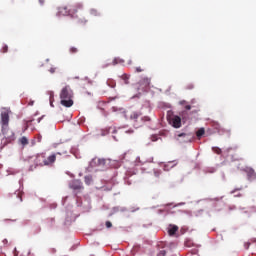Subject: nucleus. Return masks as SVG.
<instances>
[{
  "label": "nucleus",
  "mask_w": 256,
  "mask_h": 256,
  "mask_svg": "<svg viewBox=\"0 0 256 256\" xmlns=\"http://www.w3.org/2000/svg\"><path fill=\"white\" fill-rule=\"evenodd\" d=\"M10 115H11L10 108L1 109L0 125H1L2 134L4 135V138L2 139L3 145H9V143H12V141H15V133L13 132V130H11V128H9Z\"/></svg>",
  "instance_id": "1"
},
{
  "label": "nucleus",
  "mask_w": 256,
  "mask_h": 256,
  "mask_svg": "<svg viewBox=\"0 0 256 256\" xmlns=\"http://www.w3.org/2000/svg\"><path fill=\"white\" fill-rule=\"evenodd\" d=\"M60 103L63 107H73V89L66 85L60 91Z\"/></svg>",
  "instance_id": "2"
},
{
  "label": "nucleus",
  "mask_w": 256,
  "mask_h": 256,
  "mask_svg": "<svg viewBox=\"0 0 256 256\" xmlns=\"http://www.w3.org/2000/svg\"><path fill=\"white\" fill-rule=\"evenodd\" d=\"M130 119L134 123V127L139 128L143 127L144 124L149 123L151 118L149 116H143L141 112H132L130 114Z\"/></svg>",
  "instance_id": "3"
},
{
  "label": "nucleus",
  "mask_w": 256,
  "mask_h": 256,
  "mask_svg": "<svg viewBox=\"0 0 256 256\" xmlns=\"http://www.w3.org/2000/svg\"><path fill=\"white\" fill-rule=\"evenodd\" d=\"M106 163H107V160H105L104 158L95 157L90 161V167L92 169H96V168L103 169Z\"/></svg>",
  "instance_id": "4"
},
{
  "label": "nucleus",
  "mask_w": 256,
  "mask_h": 256,
  "mask_svg": "<svg viewBox=\"0 0 256 256\" xmlns=\"http://www.w3.org/2000/svg\"><path fill=\"white\" fill-rule=\"evenodd\" d=\"M71 9V17H75V15H81L83 13V4L77 3L70 7Z\"/></svg>",
  "instance_id": "5"
},
{
  "label": "nucleus",
  "mask_w": 256,
  "mask_h": 256,
  "mask_svg": "<svg viewBox=\"0 0 256 256\" xmlns=\"http://www.w3.org/2000/svg\"><path fill=\"white\" fill-rule=\"evenodd\" d=\"M169 123L174 127V129H180L181 127V117L177 115H173L172 117L169 118Z\"/></svg>",
  "instance_id": "6"
},
{
  "label": "nucleus",
  "mask_w": 256,
  "mask_h": 256,
  "mask_svg": "<svg viewBox=\"0 0 256 256\" xmlns=\"http://www.w3.org/2000/svg\"><path fill=\"white\" fill-rule=\"evenodd\" d=\"M73 18L75 19V23L78 25V27H85V25L88 23V20L81 14L75 15Z\"/></svg>",
  "instance_id": "7"
},
{
  "label": "nucleus",
  "mask_w": 256,
  "mask_h": 256,
  "mask_svg": "<svg viewBox=\"0 0 256 256\" xmlns=\"http://www.w3.org/2000/svg\"><path fill=\"white\" fill-rule=\"evenodd\" d=\"M174 139H176V141H179V143H189V134L187 133L175 134Z\"/></svg>",
  "instance_id": "8"
},
{
  "label": "nucleus",
  "mask_w": 256,
  "mask_h": 256,
  "mask_svg": "<svg viewBox=\"0 0 256 256\" xmlns=\"http://www.w3.org/2000/svg\"><path fill=\"white\" fill-rule=\"evenodd\" d=\"M157 247H158L157 256L167 255V251H169V247H166L165 242H159Z\"/></svg>",
  "instance_id": "9"
},
{
  "label": "nucleus",
  "mask_w": 256,
  "mask_h": 256,
  "mask_svg": "<svg viewBox=\"0 0 256 256\" xmlns=\"http://www.w3.org/2000/svg\"><path fill=\"white\" fill-rule=\"evenodd\" d=\"M70 188L74 191H81L83 189V182L81 180H74L70 183Z\"/></svg>",
  "instance_id": "10"
},
{
  "label": "nucleus",
  "mask_w": 256,
  "mask_h": 256,
  "mask_svg": "<svg viewBox=\"0 0 256 256\" xmlns=\"http://www.w3.org/2000/svg\"><path fill=\"white\" fill-rule=\"evenodd\" d=\"M45 162H46V156H45L44 153L39 154V155L36 157V163H37V165H40L41 167L46 166V165H45Z\"/></svg>",
  "instance_id": "11"
},
{
  "label": "nucleus",
  "mask_w": 256,
  "mask_h": 256,
  "mask_svg": "<svg viewBox=\"0 0 256 256\" xmlns=\"http://www.w3.org/2000/svg\"><path fill=\"white\" fill-rule=\"evenodd\" d=\"M245 172L247 173L249 181H255L256 173L255 170H253V168H246Z\"/></svg>",
  "instance_id": "12"
},
{
  "label": "nucleus",
  "mask_w": 256,
  "mask_h": 256,
  "mask_svg": "<svg viewBox=\"0 0 256 256\" xmlns=\"http://www.w3.org/2000/svg\"><path fill=\"white\" fill-rule=\"evenodd\" d=\"M58 13L64 16L71 15V8L67 6H62L58 9Z\"/></svg>",
  "instance_id": "13"
},
{
  "label": "nucleus",
  "mask_w": 256,
  "mask_h": 256,
  "mask_svg": "<svg viewBox=\"0 0 256 256\" xmlns=\"http://www.w3.org/2000/svg\"><path fill=\"white\" fill-rule=\"evenodd\" d=\"M55 161H57V154H52L48 157L46 156L45 165L46 166L53 165V163H55Z\"/></svg>",
  "instance_id": "14"
},
{
  "label": "nucleus",
  "mask_w": 256,
  "mask_h": 256,
  "mask_svg": "<svg viewBox=\"0 0 256 256\" xmlns=\"http://www.w3.org/2000/svg\"><path fill=\"white\" fill-rule=\"evenodd\" d=\"M175 167V164L173 162H168L167 164H164L163 169L164 171H171Z\"/></svg>",
  "instance_id": "15"
},
{
  "label": "nucleus",
  "mask_w": 256,
  "mask_h": 256,
  "mask_svg": "<svg viewBox=\"0 0 256 256\" xmlns=\"http://www.w3.org/2000/svg\"><path fill=\"white\" fill-rule=\"evenodd\" d=\"M177 231H179V227L178 226H172L169 230L168 233L170 236L175 235V233H177Z\"/></svg>",
  "instance_id": "16"
},
{
  "label": "nucleus",
  "mask_w": 256,
  "mask_h": 256,
  "mask_svg": "<svg viewBox=\"0 0 256 256\" xmlns=\"http://www.w3.org/2000/svg\"><path fill=\"white\" fill-rule=\"evenodd\" d=\"M84 181H85L86 185H91L93 183V176H91V175L85 176Z\"/></svg>",
  "instance_id": "17"
},
{
  "label": "nucleus",
  "mask_w": 256,
  "mask_h": 256,
  "mask_svg": "<svg viewBox=\"0 0 256 256\" xmlns=\"http://www.w3.org/2000/svg\"><path fill=\"white\" fill-rule=\"evenodd\" d=\"M90 15L92 17H99V15H101V13H99V11L97 9L92 8V9H90Z\"/></svg>",
  "instance_id": "18"
},
{
  "label": "nucleus",
  "mask_w": 256,
  "mask_h": 256,
  "mask_svg": "<svg viewBox=\"0 0 256 256\" xmlns=\"http://www.w3.org/2000/svg\"><path fill=\"white\" fill-rule=\"evenodd\" d=\"M205 135V128H200L197 132H196V136L198 139H200L202 136Z\"/></svg>",
  "instance_id": "19"
},
{
  "label": "nucleus",
  "mask_w": 256,
  "mask_h": 256,
  "mask_svg": "<svg viewBox=\"0 0 256 256\" xmlns=\"http://www.w3.org/2000/svg\"><path fill=\"white\" fill-rule=\"evenodd\" d=\"M19 142L21 143V145H29V139H27V137H22L20 138Z\"/></svg>",
  "instance_id": "20"
},
{
  "label": "nucleus",
  "mask_w": 256,
  "mask_h": 256,
  "mask_svg": "<svg viewBox=\"0 0 256 256\" xmlns=\"http://www.w3.org/2000/svg\"><path fill=\"white\" fill-rule=\"evenodd\" d=\"M122 79H123L125 85H129V75L123 74Z\"/></svg>",
  "instance_id": "21"
},
{
  "label": "nucleus",
  "mask_w": 256,
  "mask_h": 256,
  "mask_svg": "<svg viewBox=\"0 0 256 256\" xmlns=\"http://www.w3.org/2000/svg\"><path fill=\"white\" fill-rule=\"evenodd\" d=\"M212 151H214L216 155H221V153H223V151L219 147H213Z\"/></svg>",
  "instance_id": "22"
},
{
  "label": "nucleus",
  "mask_w": 256,
  "mask_h": 256,
  "mask_svg": "<svg viewBox=\"0 0 256 256\" xmlns=\"http://www.w3.org/2000/svg\"><path fill=\"white\" fill-rule=\"evenodd\" d=\"M154 177H156V179H159V177H161V170H154Z\"/></svg>",
  "instance_id": "23"
},
{
  "label": "nucleus",
  "mask_w": 256,
  "mask_h": 256,
  "mask_svg": "<svg viewBox=\"0 0 256 256\" xmlns=\"http://www.w3.org/2000/svg\"><path fill=\"white\" fill-rule=\"evenodd\" d=\"M106 227L107 229H111V227H113V224L111 223V221H106Z\"/></svg>",
  "instance_id": "24"
},
{
  "label": "nucleus",
  "mask_w": 256,
  "mask_h": 256,
  "mask_svg": "<svg viewBox=\"0 0 256 256\" xmlns=\"http://www.w3.org/2000/svg\"><path fill=\"white\" fill-rule=\"evenodd\" d=\"M79 51L76 47H71L70 48V53H77Z\"/></svg>",
  "instance_id": "25"
},
{
  "label": "nucleus",
  "mask_w": 256,
  "mask_h": 256,
  "mask_svg": "<svg viewBox=\"0 0 256 256\" xmlns=\"http://www.w3.org/2000/svg\"><path fill=\"white\" fill-rule=\"evenodd\" d=\"M2 51L3 53H7V51H9V47L7 45H5L3 48H2Z\"/></svg>",
  "instance_id": "26"
},
{
  "label": "nucleus",
  "mask_w": 256,
  "mask_h": 256,
  "mask_svg": "<svg viewBox=\"0 0 256 256\" xmlns=\"http://www.w3.org/2000/svg\"><path fill=\"white\" fill-rule=\"evenodd\" d=\"M143 81H144L147 85H149V84L151 83V79H149V78H144Z\"/></svg>",
  "instance_id": "27"
},
{
  "label": "nucleus",
  "mask_w": 256,
  "mask_h": 256,
  "mask_svg": "<svg viewBox=\"0 0 256 256\" xmlns=\"http://www.w3.org/2000/svg\"><path fill=\"white\" fill-rule=\"evenodd\" d=\"M186 88H187V89H194L195 86H194L193 84H188V85L186 86Z\"/></svg>",
  "instance_id": "28"
},
{
  "label": "nucleus",
  "mask_w": 256,
  "mask_h": 256,
  "mask_svg": "<svg viewBox=\"0 0 256 256\" xmlns=\"http://www.w3.org/2000/svg\"><path fill=\"white\" fill-rule=\"evenodd\" d=\"M143 69L141 67H136V73H142Z\"/></svg>",
  "instance_id": "29"
},
{
  "label": "nucleus",
  "mask_w": 256,
  "mask_h": 256,
  "mask_svg": "<svg viewBox=\"0 0 256 256\" xmlns=\"http://www.w3.org/2000/svg\"><path fill=\"white\" fill-rule=\"evenodd\" d=\"M250 246H251V242H247V243L245 244V249H249Z\"/></svg>",
  "instance_id": "30"
},
{
  "label": "nucleus",
  "mask_w": 256,
  "mask_h": 256,
  "mask_svg": "<svg viewBox=\"0 0 256 256\" xmlns=\"http://www.w3.org/2000/svg\"><path fill=\"white\" fill-rule=\"evenodd\" d=\"M185 109H186L187 111H191V105H186V106H185Z\"/></svg>",
  "instance_id": "31"
},
{
  "label": "nucleus",
  "mask_w": 256,
  "mask_h": 256,
  "mask_svg": "<svg viewBox=\"0 0 256 256\" xmlns=\"http://www.w3.org/2000/svg\"><path fill=\"white\" fill-rule=\"evenodd\" d=\"M34 103H35V101H30V102H28V105L33 106Z\"/></svg>",
  "instance_id": "32"
},
{
  "label": "nucleus",
  "mask_w": 256,
  "mask_h": 256,
  "mask_svg": "<svg viewBox=\"0 0 256 256\" xmlns=\"http://www.w3.org/2000/svg\"><path fill=\"white\" fill-rule=\"evenodd\" d=\"M40 5H43L45 3V0H38Z\"/></svg>",
  "instance_id": "33"
},
{
  "label": "nucleus",
  "mask_w": 256,
  "mask_h": 256,
  "mask_svg": "<svg viewBox=\"0 0 256 256\" xmlns=\"http://www.w3.org/2000/svg\"><path fill=\"white\" fill-rule=\"evenodd\" d=\"M54 72H55V68H51L50 73H54Z\"/></svg>",
  "instance_id": "34"
},
{
  "label": "nucleus",
  "mask_w": 256,
  "mask_h": 256,
  "mask_svg": "<svg viewBox=\"0 0 256 256\" xmlns=\"http://www.w3.org/2000/svg\"><path fill=\"white\" fill-rule=\"evenodd\" d=\"M251 242H252V243H256V238H252V239H251Z\"/></svg>",
  "instance_id": "35"
},
{
  "label": "nucleus",
  "mask_w": 256,
  "mask_h": 256,
  "mask_svg": "<svg viewBox=\"0 0 256 256\" xmlns=\"http://www.w3.org/2000/svg\"><path fill=\"white\" fill-rule=\"evenodd\" d=\"M126 133H133V130H127Z\"/></svg>",
  "instance_id": "36"
},
{
  "label": "nucleus",
  "mask_w": 256,
  "mask_h": 256,
  "mask_svg": "<svg viewBox=\"0 0 256 256\" xmlns=\"http://www.w3.org/2000/svg\"><path fill=\"white\" fill-rule=\"evenodd\" d=\"M183 103H185V101H181L180 104L183 105Z\"/></svg>",
  "instance_id": "37"
},
{
  "label": "nucleus",
  "mask_w": 256,
  "mask_h": 256,
  "mask_svg": "<svg viewBox=\"0 0 256 256\" xmlns=\"http://www.w3.org/2000/svg\"><path fill=\"white\" fill-rule=\"evenodd\" d=\"M231 150V148L227 149V151L229 152Z\"/></svg>",
  "instance_id": "38"
},
{
  "label": "nucleus",
  "mask_w": 256,
  "mask_h": 256,
  "mask_svg": "<svg viewBox=\"0 0 256 256\" xmlns=\"http://www.w3.org/2000/svg\"><path fill=\"white\" fill-rule=\"evenodd\" d=\"M20 201H23V199L21 198V196H20Z\"/></svg>",
  "instance_id": "39"
},
{
  "label": "nucleus",
  "mask_w": 256,
  "mask_h": 256,
  "mask_svg": "<svg viewBox=\"0 0 256 256\" xmlns=\"http://www.w3.org/2000/svg\"><path fill=\"white\" fill-rule=\"evenodd\" d=\"M27 127H29V126H26V128H25V129H27Z\"/></svg>",
  "instance_id": "40"
}]
</instances>
